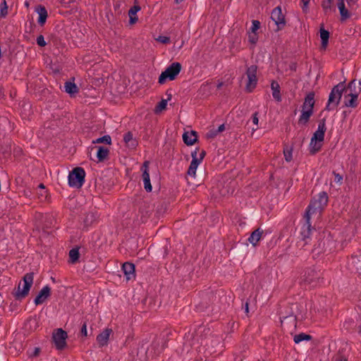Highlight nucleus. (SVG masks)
<instances>
[{
  "instance_id": "bb28decb",
  "label": "nucleus",
  "mask_w": 361,
  "mask_h": 361,
  "mask_svg": "<svg viewBox=\"0 0 361 361\" xmlns=\"http://www.w3.org/2000/svg\"><path fill=\"white\" fill-rule=\"evenodd\" d=\"M97 157L98 161H103L108 157L109 150L108 148L102 146L97 147Z\"/></svg>"
},
{
  "instance_id": "6e6552de",
  "label": "nucleus",
  "mask_w": 361,
  "mask_h": 361,
  "mask_svg": "<svg viewBox=\"0 0 361 361\" xmlns=\"http://www.w3.org/2000/svg\"><path fill=\"white\" fill-rule=\"evenodd\" d=\"M257 66L252 65L247 68L246 75L248 81L246 85V89L248 92H252L256 87L257 82Z\"/></svg>"
},
{
  "instance_id": "7c9ffc66",
  "label": "nucleus",
  "mask_w": 361,
  "mask_h": 361,
  "mask_svg": "<svg viewBox=\"0 0 361 361\" xmlns=\"http://www.w3.org/2000/svg\"><path fill=\"white\" fill-rule=\"evenodd\" d=\"M320 37L322 39V48L326 49V47L328 44V42H329V32L327 30H326L323 28H321L320 29Z\"/></svg>"
},
{
  "instance_id": "4d7b16f0",
  "label": "nucleus",
  "mask_w": 361,
  "mask_h": 361,
  "mask_svg": "<svg viewBox=\"0 0 361 361\" xmlns=\"http://www.w3.org/2000/svg\"><path fill=\"white\" fill-rule=\"evenodd\" d=\"M39 353V348H36L35 349V351H34L33 355H34V356H37V355H38Z\"/></svg>"
},
{
  "instance_id": "de8ad7c7",
  "label": "nucleus",
  "mask_w": 361,
  "mask_h": 361,
  "mask_svg": "<svg viewBox=\"0 0 361 361\" xmlns=\"http://www.w3.org/2000/svg\"><path fill=\"white\" fill-rule=\"evenodd\" d=\"M142 213L141 216V221L142 223L145 222L149 216V211H147L146 212L143 213L142 212H140Z\"/></svg>"
},
{
  "instance_id": "20e7f679",
  "label": "nucleus",
  "mask_w": 361,
  "mask_h": 361,
  "mask_svg": "<svg viewBox=\"0 0 361 361\" xmlns=\"http://www.w3.org/2000/svg\"><path fill=\"white\" fill-rule=\"evenodd\" d=\"M344 83L345 82H340L333 87L329 97L328 104L325 108L326 110L331 111L334 109L339 104L342 92L345 89Z\"/></svg>"
},
{
  "instance_id": "4be33fe9",
  "label": "nucleus",
  "mask_w": 361,
  "mask_h": 361,
  "mask_svg": "<svg viewBox=\"0 0 361 361\" xmlns=\"http://www.w3.org/2000/svg\"><path fill=\"white\" fill-rule=\"evenodd\" d=\"M97 216V212H90L87 213L83 219L84 226L87 228L92 225L96 221Z\"/></svg>"
},
{
  "instance_id": "bf43d9fd",
  "label": "nucleus",
  "mask_w": 361,
  "mask_h": 361,
  "mask_svg": "<svg viewBox=\"0 0 361 361\" xmlns=\"http://www.w3.org/2000/svg\"><path fill=\"white\" fill-rule=\"evenodd\" d=\"M184 0H175V2L178 4L180 3H181L182 1H183Z\"/></svg>"
},
{
  "instance_id": "473e14b6",
  "label": "nucleus",
  "mask_w": 361,
  "mask_h": 361,
  "mask_svg": "<svg viewBox=\"0 0 361 361\" xmlns=\"http://www.w3.org/2000/svg\"><path fill=\"white\" fill-rule=\"evenodd\" d=\"M170 99V97H168V99H162L156 106L154 109L155 114H159L162 111L165 110L167 105V101Z\"/></svg>"
},
{
  "instance_id": "4c0bfd02",
  "label": "nucleus",
  "mask_w": 361,
  "mask_h": 361,
  "mask_svg": "<svg viewBox=\"0 0 361 361\" xmlns=\"http://www.w3.org/2000/svg\"><path fill=\"white\" fill-rule=\"evenodd\" d=\"M129 18H130V23L134 24L135 23V4H134L128 12Z\"/></svg>"
},
{
  "instance_id": "58836bf2",
  "label": "nucleus",
  "mask_w": 361,
  "mask_h": 361,
  "mask_svg": "<svg viewBox=\"0 0 361 361\" xmlns=\"http://www.w3.org/2000/svg\"><path fill=\"white\" fill-rule=\"evenodd\" d=\"M252 27L250 28V32L256 33V31L260 27V23L259 20H253L252 21Z\"/></svg>"
},
{
  "instance_id": "b1692460",
  "label": "nucleus",
  "mask_w": 361,
  "mask_h": 361,
  "mask_svg": "<svg viewBox=\"0 0 361 361\" xmlns=\"http://www.w3.org/2000/svg\"><path fill=\"white\" fill-rule=\"evenodd\" d=\"M166 342L162 338H158L152 341V345L155 353H160L165 347Z\"/></svg>"
},
{
  "instance_id": "a211bd4d",
  "label": "nucleus",
  "mask_w": 361,
  "mask_h": 361,
  "mask_svg": "<svg viewBox=\"0 0 361 361\" xmlns=\"http://www.w3.org/2000/svg\"><path fill=\"white\" fill-rule=\"evenodd\" d=\"M337 6L341 14V21H345L350 17V13L345 8L344 0H338Z\"/></svg>"
},
{
  "instance_id": "ddd939ff",
  "label": "nucleus",
  "mask_w": 361,
  "mask_h": 361,
  "mask_svg": "<svg viewBox=\"0 0 361 361\" xmlns=\"http://www.w3.org/2000/svg\"><path fill=\"white\" fill-rule=\"evenodd\" d=\"M199 149L197 148L194 152L191 153L192 161L190 162V166L188 170V175L195 177L196 174V170L198 165L200 164V160H198L197 152Z\"/></svg>"
},
{
  "instance_id": "f03ea898",
  "label": "nucleus",
  "mask_w": 361,
  "mask_h": 361,
  "mask_svg": "<svg viewBox=\"0 0 361 361\" xmlns=\"http://www.w3.org/2000/svg\"><path fill=\"white\" fill-rule=\"evenodd\" d=\"M314 92H309L305 98L302 106V114L298 119V123L306 124L313 114V108L314 106Z\"/></svg>"
},
{
  "instance_id": "423d86ee",
  "label": "nucleus",
  "mask_w": 361,
  "mask_h": 361,
  "mask_svg": "<svg viewBox=\"0 0 361 361\" xmlns=\"http://www.w3.org/2000/svg\"><path fill=\"white\" fill-rule=\"evenodd\" d=\"M180 70L181 64L180 63H172L164 72L161 73L159 78V82L160 84H164L167 78L171 80H174L176 75L180 72Z\"/></svg>"
},
{
  "instance_id": "49530a36",
  "label": "nucleus",
  "mask_w": 361,
  "mask_h": 361,
  "mask_svg": "<svg viewBox=\"0 0 361 361\" xmlns=\"http://www.w3.org/2000/svg\"><path fill=\"white\" fill-rule=\"evenodd\" d=\"M80 334L84 336H87V324L85 322L82 327H81V329H80Z\"/></svg>"
},
{
  "instance_id": "c85d7f7f",
  "label": "nucleus",
  "mask_w": 361,
  "mask_h": 361,
  "mask_svg": "<svg viewBox=\"0 0 361 361\" xmlns=\"http://www.w3.org/2000/svg\"><path fill=\"white\" fill-rule=\"evenodd\" d=\"M64 90H65L66 92L68 93L71 95L77 93L79 90L77 85L73 82H71V81H67L65 82Z\"/></svg>"
},
{
  "instance_id": "dca6fc26",
  "label": "nucleus",
  "mask_w": 361,
  "mask_h": 361,
  "mask_svg": "<svg viewBox=\"0 0 361 361\" xmlns=\"http://www.w3.org/2000/svg\"><path fill=\"white\" fill-rule=\"evenodd\" d=\"M122 270L126 276V280H130L132 276H135V264L130 262H125L123 264L122 266Z\"/></svg>"
},
{
  "instance_id": "864d4df0",
  "label": "nucleus",
  "mask_w": 361,
  "mask_h": 361,
  "mask_svg": "<svg viewBox=\"0 0 361 361\" xmlns=\"http://www.w3.org/2000/svg\"><path fill=\"white\" fill-rule=\"evenodd\" d=\"M149 338H147L146 339H144L142 341V348L144 347V345L146 344V343H148L149 342V341L151 340L152 338V336H148Z\"/></svg>"
},
{
  "instance_id": "0eeeda50",
  "label": "nucleus",
  "mask_w": 361,
  "mask_h": 361,
  "mask_svg": "<svg viewBox=\"0 0 361 361\" xmlns=\"http://www.w3.org/2000/svg\"><path fill=\"white\" fill-rule=\"evenodd\" d=\"M67 338L68 335L66 331H63L62 329H57L53 333L52 338L56 348L58 350H62L64 348L66 345Z\"/></svg>"
},
{
  "instance_id": "5fc2aeb1",
  "label": "nucleus",
  "mask_w": 361,
  "mask_h": 361,
  "mask_svg": "<svg viewBox=\"0 0 361 361\" xmlns=\"http://www.w3.org/2000/svg\"><path fill=\"white\" fill-rule=\"evenodd\" d=\"M302 1L303 3V9H304L305 8L307 7L310 0H302Z\"/></svg>"
},
{
  "instance_id": "c756f323",
  "label": "nucleus",
  "mask_w": 361,
  "mask_h": 361,
  "mask_svg": "<svg viewBox=\"0 0 361 361\" xmlns=\"http://www.w3.org/2000/svg\"><path fill=\"white\" fill-rule=\"evenodd\" d=\"M357 97L356 95V93L355 94H348L347 95H345V104L346 106H348V107H355L357 106Z\"/></svg>"
},
{
  "instance_id": "2eb2a0df",
  "label": "nucleus",
  "mask_w": 361,
  "mask_h": 361,
  "mask_svg": "<svg viewBox=\"0 0 361 361\" xmlns=\"http://www.w3.org/2000/svg\"><path fill=\"white\" fill-rule=\"evenodd\" d=\"M281 322L283 326L290 329H295L297 324L296 317L293 314L281 317Z\"/></svg>"
},
{
  "instance_id": "f8f14e48",
  "label": "nucleus",
  "mask_w": 361,
  "mask_h": 361,
  "mask_svg": "<svg viewBox=\"0 0 361 361\" xmlns=\"http://www.w3.org/2000/svg\"><path fill=\"white\" fill-rule=\"evenodd\" d=\"M325 121H326L325 118H323L319 121V123L318 125V128L316 130V132L314 133V135L311 139V145H312L314 141L322 142L324 140V133L326 130Z\"/></svg>"
},
{
  "instance_id": "f257e3e1",
  "label": "nucleus",
  "mask_w": 361,
  "mask_h": 361,
  "mask_svg": "<svg viewBox=\"0 0 361 361\" xmlns=\"http://www.w3.org/2000/svg\"><path fill=\"white\" fill-rule=\"evenodd\" d=\"M328 200L327 193L325 192H322L317 196L313 197L306 209L304 219H310L312 215L319 216L327 205Z\"/></svg>"
},
{
  "instance_id": "79ce46f5",
  "label": "nucleus",
  "mask_w": 361,
  "mask_h": 361,
  "mask_svg": "<svg viewBox=\"0 0 361 361\" xmlns=\"http://www.w3.org/2000/svg\"><path fill=\"white\" fill-rule=\"evenodd\" d=\"M156 39L162 44H168L170 42V38L166 36H159Z\"/></svg>"
},
{
  "instance_id": "39448f33",
  "label": "nucleus",
  "mask_w": 361,
  "mask_h": 361,
  "mask_svg": "<svg viewBox=\"0 0 361 361\" xmlns=\"http://www.w3.org/2000/svg\"><path fill=\"white\" fill-rule=\"evenodd\" d=\"M85 171L81 167L75 168L68 175V183L71 187L80 188L85 182Z\"/></svg>"
},
{
  "instance_id": "72a5a7b5",
  "label": "nucleus",
  "mask_w": 361,
  "mask_h": 361,
  "mask_svg": "<svg viewBox=\"0 0 361 361\" xmlns=\"http://www.w3.org/2000/svg\"><path fill=\"white\" fill-rule=\"evenodd\" d=\"M333 0H324L322 3V8L326 15L329 14L332 11Z\"/></svg>"
},
{
  "instance_id": "a878e982",
  "label": "nucleus",
  "mask_w": 361,
  "mask_h": 361,
  "mask_svg": "<svg viewBox=\"0 0 361 361\" xmlns=\"http://www.w3.org/2000/svg\"><path fill=\"white\" fill-rule=\"evenodd\" d=\"M271 88L272 90L273 97L278 102L281 100V96L280 93L279 84L276 81H272L271 84Z\"/></svg>"
},
{
  "instance_id": "e2e57ef3",
  "label": "nucleus",
  "mask_w": 361,
  "mask_h": 361,
  "mask_svg": "<svg viewBox=\"0 0 361 361\" xmlns=\"http://www.w3.org/2000/svg\"><path fill=\"white\" fill-rule=\"evenodd\" d=\"M240 361H243V360H240Z\"/></svg>"
},
{
  "instance_id": "37998d69",
  "label": "nucleus",
  "mask_w": 361,
  "mask_h": 361,
  "mask_svg": "<svg viewBox=\"0 0 361 361\" xmlns=\"http://www.w3.org/2000/svg\"><path fill=\"white\" fill-rule=\"evenodd\" d=\"M285 159L290 161L292 159V151L290 149L284 150L283 152Z\"/></svg>"
},
{
  "instance_id": "c03bdc74",
  "label": "nucleus",
  "mask_w": 361,
  "mask_h": 361,
  "mask_svg": "<svg viewBox=\"0 0 361 361\" xmlns=\"http://www.w3.org/2000/svg\"><path fill=\"white\" fill-rule=\"evenodd\" d=\"M217 134H218V133L216 132V130L212 129V130H210L207 133V138H214L217 135Z\"/></svg>"
},
{
  "instance_id": "6e6d98bb",
  "label": "nucleus",
  "mask_w": 361,
  "mask_h": 361,
  "mask_svg": "<svg viewBox=\"0 0 361 361\" xmlns=\"http://www.w3.org/2000/svg\"><path fill=\"white\" fill-rule=\"evenodd\" d=\"M245 312L247 314L249 312V303L247 301L245 304Z\"/></svg>"
},
{
  "instance_id": "a18cd8bd",
  "label": "nucleus",
  "mask_w": 361,
  "mask_h": 361,
  "mask_svg": "<svg viewBox=\"0 0 361 361\" xmlns=\"http://www.w3.org/2000/svg\"><path fill=\"white\" fill-rule=\"evenodd\" d=\"M334 174L335 176V178H334L335 182L338 183L339 185H341L342 183L343 176L338 173H335V172H334Z\"/></svg>"
},
{
  "instance_id": "393cba45",
  "label": "nucleus",
  "mask_w": 361,
  "mask_h": 361,
  "mask_svg": "<svg viewBox=\"0 0 361 361\" xmlns=\"http://www.w3.org/2000/svg\"><path fill=\"white\" fill-rule=\"evenodd\" d=\"M123 141L126 147L132 149H134L135 145L133 140V134L131 131H128L124 134Z\"/></svg>"
},
{
  "instance_id": "a19ab883",
  "label": "nucleus",
  "mask_w": 361,
  "mask_h": 361,
  "mask_svg": "<svg viewBox=\"0 0 361 361\" xmlns=\"http://www.w3.org/2000/svg\"><path fill=\"white\" fill-rule=\"evenodd\" d=\"M37 44L39 47H45L47 43L44 40V36L40 35L37 37Z\"/></svg>"
},
{
  "instance_id": "603ef678",
  "label": "nucleus",
  "mask_w": 361,
  "mask_h": 361,
  "mask_svg": "<svg viewBox=\"0 0 361 361\" xmlns=\"http://www.w3.org/2000/svg\"><path fill=\"white\" fill-rule=\"evenodd\" d=\"M225 130L224 124H221L219 126L218 129H216V132L218 133L223 132Z\"/></svg>"
},
{
  "instance_id": "c9c22d12",
  "label": "nucleus",
  "mask_w": 361,
  "mask_h": 361,
  "mask_svg": "<svg viewBox=\"0 0 361 361\" xmlns=\"http://www.w3.org/2000/svg\"><path fill=\"white\" fill-rule=\"evenodd\" d=\"M8 13V6L6 0H2L0 4V16L1 18L6 16Z\"/></svg>"
},
{
  "instance_id": "5701e85b",
  "label": "nucleus",
  "mask_w": 361,
  "mask_h": 361,
  "mask_svg": "<svg viewBox=\"0 0 361 361\" xmlns=\"http://www.w3.org/2000/svg\"><path fill=\"white\" fill-rule=\"evenodd\" d=\"M111 332V329H106L97 336V341L100 345L104 346L107 343Z\"/></svg>"
},
{
  "instance_id": "6ab92c4d",
  "label": "nucleus",
  "mask_w": 361,
  "mask_h": 361,
  "mask_svg": "<svg viewBox=\"0 0 361 361\" xmlns=\"http://www.w3.org/2000/svg\"><path fill=\"white\" fill-rule=\"evenodd\" d=\"M264 233V231L258 228L256 230H255L250 235V236L248 238V241L253 245L256 246L258 243V242L262 238V236Z\"/></svg>"
},
{
  "instance_id": "cd10ccee",
  "label": "nucleus",
  "mask_w": 361,
  "mask_h": 361,
  "mask_svg": "<svg viewBox=\"0 0 361 361\" xmlns=\"http://www.w3.org/2000/svg\"><path fill=\"white\" fill-rule=\"evenodd\" d=\"M345 92H347L349 91L350 94H353L356 93V95L358 96L360 92H361V87H356L355 85V80H351L348 85V87L345 89Z\"/></svg>"
},
{
  "instance_id": "7ed1b4c3",
  "label": "nucleus",
  "mask_w": 361,
  "mask_h": 361,
  "mask_svg": "<svg viewBox=\"0 0 361 361\" xmlns=\"http://www.w3.org/2000/svg\"><path fill=\"white\" fill-rule=\"evenodd\" d=\"M34 274L32 272L27 273L23 279V283H19L18 288L13 294L16 300L25 298L29 293L30 289L33 283Z\"/></svg>"
},
{
  "instance_id": "9b49d317",
  "label": "nucleus",
  "mask_w": 361,
  "mask_h": 361,
  "mask_svg": "<svg viewBox=\"0 0 361 361\" xmlns=\"http://www.w3.org/2000/svg\"><path fill=\"white\" fill-rule=\"evenodd\" d=\"M271 18L274 21L275 24L278 26V29H281L285 24V17L282 13L281 8L278 6L275 8L271 14Z\"/></svg>"
},
{
  "instance_id": "8fccbe9b",
  "label": "nucleus",
  "mask_w": 361,
  "mask_h": 361,
  "mask_svg": "<svg viewBox=\"0 0 361 361\" xmlns=\"http://www.w3.org/2000/svg\"><path fill=\"white\" fill-rule=\"evenodd\" d=\"M258 121H259V119H258V116H257V113L256 112V113H255V114H253V116H252V122H253L255 124L257 125V124H258Z\"/></svg>"
},
{
  "instance_id": "f704fd0d",
  "label": "nucleus",
  "mask_w": 361,
  "mask_h": 361,
  "mask_svg": "<svg viewBox=\"0 0 361 361\" xmlns=\"http://www.w3.org/2000/svg\"><path fill=\"white\" fill-rule=\"evenodd\" d=\"M312 339V336L310 335L305 334L304 333L299 334L294 336V342L295 343H299L302 341H310Z\"/></svg>"
},
{
  "instance_id": "412c9836",
  "label": "nucleus",
  "mask_w": 361,
  "mask_h": 361,
  "mask_svg": "<svg viewBox=\"0 0 361 361\" xmlns=\"http://www.w3.org/2000/svg\"><path fill=\"white\" fill-rule=\"evenodd\" d=\"M305 222L302 225L300 231V235L303 240H305L307 238L310 237L312 231L310 219H305Z\"/></svg>"
},
{
  "instance_id": "13d9d810",
  "label": "nucleus",
  "mask_w": 361,
  "mask_h": 361,
  "mask_svg": "<svg viewBox=\"0 0 361 361\" xmlns=\"http://www.w3.org/2000/svg\"><path fill=\"white\" fill-rule=\"evenodd\" d=\"M39 188H41V189H44L45 188L44 184H42V183L39 185Z\"/></svg>"
},
{
  "instance_id": "3c124183",
  "label": "nucleus",
  "mask_w": 361,
  "mask_h": 361,
  "mask_svg": "<svg viewBox=\"0 0 361 361\" xmlns=\"http://www.w3.org/2000/svg\"><path fill=\"white\" fill-rule=\"evenodd\" d=\"M206 154V152L204 150H202L200 153V157L198 158V160H200V162L202 161V160L204 159V156Z\"/></svg>"
},
{
  "instance_id": "052dcab7",
  "label": "nucleus",
  "mask_w": 361,
  "mask_h": 361,
  "mask_svg": "<svg viewBox=\"0 0 361 361\" xmlns=\"http://www.w3.org/2000/svg\"><path fill=\"white\" fill-rule=\"evenodd\" d=\"M140 10V7L137 5V12H138Z\"/></svg>"
},
{
  "instance_id": "1a4fd4ad",
  "label": "nucleus",
  "mask_w": 361,
  "mask_h": 361,
  "mask_svg": "<svg viewBox=\"0 0 361 361\" xmlns=\"http://www.w3.org/2000/svg\"><path fill=\"white\" fill-rule=\"evenodd\" d=\"M320 274L314 269H307L301 276V282L305 284L314 285L319 280Z\"/></svg>"
},
{
  "instance_id": "ea45409f",
  "label": "nucleus",
  "mask_w": 361,
  "mask_h": 361,
  "mask_svg": "<svg viewBox=\"0 0 361 361\" xmlns=\"http://www.w3.org/2000/svg\"><path fill=\"white\" fill-rule=\"evenodd\" d=\"M248 39L250 43L255 44L258 39L257 33L249 32Z\"/></svg>"
},
{
  "instance_id": "f3484780",
  "label": "nucleus",
  "mask_w": 361,
  "mask_h": 361,
  "mask_svg": "<svg viewBox=\"0 0 361 361\" xmlns=\"http://www.w3.org/2000/svg\"><path fill=\"white\" fill-rule=\"evenodd\" d=\"M35 11L38 13L39 18H38V23L40 25H43L47 20L48 13L46 8L42 5H38L35 8Z\"/></svg>"
},
{
  "instance_id": "e433bc0d",
  "label": "nucleus",
  "mask_w": 361,
  "mask_h": 361,
  "mask_svg": "<svg viewBox=\"0 0 361 361\" xmlns=\"http://www.w3.org/2000/svg\"><path fill=\"white\" fill-rule=\"evenodd\" d=\"M93 143H106L110 145L111 143V138L109 135H104L92 141Z\"/></svg>"
},
{
  "instance_id": "680f3d73",
  "label": "nucleus",
  "mask_w": 361,
  "mask_h": 361,
  "mask_svg": "<svg viewBox=\"0 0 361 361\" xmlns=\"http://www.w3.org/2000/svg\"><path fill=\"white\" fill-rule=\"evenodd\" d=\"M319 148H320V147H318V148H317V149L314 150V152H315V151L319 150Z\"/></svg>"
},
{
  "instance_id": "2f4dec72",
  "label": "nucleus",
  "mask_w": 361,
  "mask_h": 361,
  "mask_svg": "<svg viewBox=\"0 0 361 361\" xmlns=\"http://www.w3.org/2000/svg\"><path fill=\"white\" fill-rule=\"evenodd\" d=\"M80 257L79 249L78 247L73 248L69 252L70 262L75 264L78 261Z\"/></svg>"
},
{
  "instance_id": "09e8293b",
  "label": "nucleus",
  "mask_w": 361,
  "mask_h": 361,
  "mask_svg": "<svg viewBox=\"0 0 361 361\" xmlns=\"http://www.w3.org/2000/svg\"><path fill=\"white\" fill-rule=\"evenodd\" d=\"M38 196H39V199L42 201L44 200H45L47 198V192L46 191H43L41 193H38Z\"/></svg>"
},
{
  "instance_id": "9d476101",
  "label": "nucleus",
  "mask_w": 361,
  "mask_h": 361,
  "mask_svg": "<svg viewBox=\"0 0 361 361\" xmlns=\"http://www.w3.org/2000/svg\"><path fill=\"white\" fill-rule=\"evenodd\" d=\"M149 161H145L140 167L141 177L144 183V188L147 192H151L152 190L149 178Z\"/></svg>"
},
{
  "instance_id": "4468645a",
  "label": "nucleus",
  "mask_w": 361,
  "mask_h": 361,
  "mask_svg": "<svg viewBox=\"0 0 361 361\" xmlns=\"http://www.w3.org/2000/svg\"><path fill=\"white\" fill-rule=\"evenodd\" d=\"M51 288L48 286H45L39 291L38 295L35 299V304L36 305L42 304L50 295Z\"/></svg>"
},
{
  "instance_id": "aec40b11",
  "label": "nucleus",
  "mask_w": 361,
  "mask_h": 361,
  "mask_svg": "<svg viewBox=\"0 0 361 361\" xmlns=\"http://www.w3.org/2000/svg\"><path fill=\"white\" fill-rule=\"evenodd\" d=\"M183 140L185 145L190 146L192 145L197 142V134L194 130L190 132L184 133L183 135Z\"/></svg>"
}]
</instances>
